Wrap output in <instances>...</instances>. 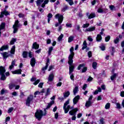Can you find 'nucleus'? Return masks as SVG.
Instances as JSON below:
<instances>
[{
  "mask_svg": "<svg viewBox=\"0 0 124 124\" xmlns=\"http://www.w3.org/2000/svg\"><path fill=\"white\" fill-rule=\"evenodd\" d=\"M47 112H44L43 113V111L42 110L37 109L36 112L35 113V117L37 119L38 121H40L42 119L43 116H46Z\"/></svg>",
  "mask_w": 124,
  "mask_h": 124,
  "instance_id": "nucleus-1",
  "label": "nucleus"
},
{
  "mask_svg": "<svg viewBox=\"0 0 124 124\" xmlns=\"http://www.w3.org/2000/svg\"><path fill=\"white\" fill-rule=\"evenodd\" d=\"M68 63L69 64V73L70 74L74 72L75 65H73V59H68Z\"/></svg>",
  "mask_w": 124,
  "mask_h": 124,
  "instance_id": "nucleus-2",
  "label": "nucleus"
},
{
  "mask_svg": "<svg viewBox=\"0 0 124 124\" xmlns=\"http://www.w3.org/2000/svg\"><path fill=\"white\" fill-rule=\"evenodd\" d=\"M82 67H83V68L82 69L81 73H85V72H87V70H88V67H86V63H83L82 64H79L78 66L77 70H80L81 68H82Z\"/></svg>",
  "mask_w": 124,
  "mask_h": 124,
  "instance_id": "nucleus-3",
  "label": "nucleus"
},
{
  "mask_svg": "<svg viewBox=\"0 0 124 124\" xmlns=\"http://www.w3.org/2000/svg\"><path fill=\"white\" fill-rule=\"evenodd\" d=\"M55 19H58L60 25H61L63 21V16L61 15L60 14H57L55 16Z\"/></svg>",
  "mask_w": 124,
  "mask_h": 124,
  "instance_id": "nucleus-4",
  "label": "nucleus"
},
{
  "mask_svg": "<svg viewBox=\"0 0 124 124\" xmlns=\"http://www.w3.org/2000/svg\"><path fill=\"white\" fill-rule=\"evenodd\" d=\"M33 100V96L32 95H30L29 96L27 97L26 101V104L27 106L30 107L31 106V102Z\"/></svg>",
  "mask_w": 124,
  "mask_h": 124,
  "instance_id": "nucleus-5",
  "label": "nucleus"
},
{
  "mask_svg": "<svg viewBox=\"0 0 124 124\" xmlns=\"http://www.w3.org/2000/svg\"><path fill=\"white\" fill-rule=\"evenodd\" d=\"M73 51H74V47L72 46L70 49V54L69 55L68 60H73V58H74V55H75V53H74Z\"/></svg>",
  "mask_w": 124,
  "mask_h": 124,
  "instance_id": "nucleus-6",
  "label": "nucleus"
},
{
  "mask_svg": "<svg viewBox=\"0 0 124 124\" xmlns=\"http://www.w3.org/2000/svg\"><path fill=\"white\" fill-rule=\"evenodd\" d=\"M54 104H55V101H54V100L51 101L48 104L47 106H46V108H44V111L45 113H47L46 110L50 109V108H51V106H52V105H53Z\"/></svg>",
  "mask_w": 124,
  "mask_h": 124,
  "instance_id": "nucleus-7",
  "label": "nucleus"
},
{
  "mask_svg": "<svg viewBox=\"0 0 124 124\" xmlns=\"http://www.w3.org/2000/svg\"><path fill=\"white\" fill-rule=\"evenodd\" d=\"M69 104V99L67 100L64 104L63 106V109L64 110V113L65 114H67L68 113V111H69V109H68L66 108V106Z\"/></svg>",
  "mask_w": 124,
  "mask_h": 124,
  "instance_id": "nucleus-8",
  "label": "nucleus"
},
{
  "mask_svg": "<svg viewBox=\"0 0 124 124\" xmlns=\"http://www.w3.org/2000/svg\"><path fill=\"white\" fill-rule=\"evenodd\" d=\"M78 111V108H76L72 109L71 111H70L69 112V114L71 116H76V113H77Z\"/></svg>",
  "mask_w": 124,
  "mask_h": 124,
  "instance_id": "nucleus-9",
  "label": "nucleus"
},
{
  "mask_svg": "<svg viewBox=\"0 0 124 124\" xmlns=\"http://www.w3.org/2000/svg\"><path fill=\"white\" fill-rule=\"evenodd\" d=\"M79 99H80V96L78 95L76 96L73 99V102L74 105H76L78 102H79Z\"/></svg>",
  "mask_w": 124,
  "mask_h": 124,
  "instance_id": "nucleus-10",
  "label": "nucleus"
},
{
  "mask_svg": "<svg viewBox=\"0 0 124 124\" xmlns=\"http://www.w3.org/2000/svg\"><path fill=\"white\" fill-rule=\"evenodd\" d=\"M35 63H36V60H35V58L32 57L30 61V64L32 67H34Z\"/></svg>",
  "mask_w": 124,
  "mask_h": 124,
  "instance_id": "nucleus-11",
  "label": "nucleus"
},
{
  "mask_svg": "<svg viewBox=\"0 0 124 124\" xmlns=\"http://www.w3.org/2000/svg\"><path fill=\"white\" fill-rule=\"evenodd\" d=\"M86 16L88 17V19H93L95 17V14L94 13H92L90 14V13H87L86 14Z\"/></svg>",
  "mask_w": 124,
  "mask_h": 124,
  "instance_id": "nucleus-12",
  "label": "nucleus"
},
{
  "mask_svg": "<svg viewBox=\"0 0 124 124\" xmlns=\"http://www.w3.org/2000/svg\"><path fill=\"white\" fill-rule=\"evenodd\" d=\"M5 72H6L5 67L0 66V74H5Z\"/></svg>",
  "mask_w": 124,
  "mask_h": 124,
  "instance_id": "nucleus-13",
  "label": "nucleus"
},
{
  "mask_svg": "<svg viewBox=\"0 0 124 124\" xmlns=\"http://www.w3.org/2000/svg\"><path fill=\"white\" fill-rule=\"evenodd\" d=\"M39 48V45L37 44L36 42H34L32 44V49H35V50H38Z\"/></svg>",
  "mask_w": 124,
  "mask_h": 124,
  "instance_id": "nucleus-14",
  "label": "nucleus"
},
{
  "mask_svg": "<svg viewBox=\"0 0 124 124\" xmlns=\"http://www.w3.org/2000/svg\"><path fill=\"white\" fill-rule=\"evenodd\" d=\"M55 78V75H54V74L51 73L50 74L48 78V82H52L53 80H54V78Z\"/></svg>",
  "mask_w": 124,
  "mask_h": 124,
  "instance_id": "nucleus-15",
  "label": "nucleus"
},
{
  "mask_svg": "<svg viewBox=\"0 0 124 124\" xmlns=\"http://www.w3.org/2000/svg\"><path fill=\"white\" fill-rule=\"evenodd\" d=\"M13 74H22V69H19L18 70H16L15 71H12Z\"/></svg>",
  "mask_w": 124,
  "mask_h": 124,
  "instance_id": "nucleus-16",
  "label": "nucleus"
},
{
  "mask_svg": "<svg viewBox=\"0 0 124 124\" xmlns=\"http://www.w3.org/2000/svg\"><path fill=\"white\" fill-rule=\"evenodd\" d=\"M8 45H3L0 47V52H3L4 50H8Z\"/></svg>",
  "mask_w": 124,
  "mask_h": 124,
  "instance_id": "nucleus-17",
  "label": "nucleus"
},
{
  "mask_svg": "<svg viewBox=\"0 0 124 124\" xmlns=\"http://www.w3.org/2000/svg\"><path fill=\"white\" fill-rule=\"evenodd\" d=\"M1 54L2 55L3 58L5 60H6V59H7V58L9 57V56L8 55V53L7 52L1 53Z\"/></svg>",
  "mask_w": 124,
  "mask_h": 124,
  "instance_id": "nucleus-18",
  "label": "nucleus"
},
{
  "mask_svg": "<svg viewBox=\"0 0 124 124\" xmlns=\"http://www.w3.org/2000/svg\"><path fill=\"white\" fill-rule=\"evenodd\" d=\"M96 40L97 42H100V41L102 40V36H101V35H100V34H98L97 35Z\"/></svg>",
  "mask_w": 124,
  "mask_h": 124,
  "instance_id": "nucleus-19",
  "label": "nucleus"
},
{
  "mask_svg": "<svg viewBox=\"0 0 124 124\" xmlns=\"http://www.w3.org/2000/svg\"><path fill=\"white\" fill-rule=\"evenodd\" d=\"M1 77L0 78V80L1 81H5L6 80V76L5 74H0Z\"/></svg>",
  "mask_w": 124,
  "mask_h": 124,
  "instance_id": "nucleus-20",
  "label": "nucleus"
},
{
  "mask_svg": "<svg viewBox=\"0 0 124 124\" xmlns=\"http://www.w3.org/2000/svg\"><path fill=\"white\" fill-rule=\"evenodd\" d=\"M92 104H93V103L91 101H87L85 103V107H87V108L90 107V106H92Z\"/></svg>",
  "mask_w": 124,
  "mask_h": 124,
  "instance_id": "nucleus-21",
  "label": "nucleus"
},
{
  "mask_svg": "<svg viewBox=\"0 0 124 124\" xmlns=\"http://www.w3.org/2000/svg\"><path fill=\"white\" fill-rule=\"evenodd\" d=\"M95 31V27L94 26H93L86 29V31Z\"/></svg>",
  "mask_w": 124,
  "mask_h": 124,
  "instance_id": "nucleus-22",
  "label": "nucleus"
},
{
  "mask_svg": "<svg viewBox=\"0 0 124 124\" xmlns=\"http://www.w3.org/2000/svg\"><path fill=\"white\" fill-rule=\"evenodd\" d=\"M69 8L67 5H65L64 7L62 9L61 11L62 12H65L66 10H68Z\"/></svg>",
  "mask_w": 124,
  "mask_h": 124,
  "instance_id": "nucleus-23",
  "label": "nucleus"
},
{
  "mask_svg": "<svg viewBox=\"0 0 124 124\" xmlns=\"http://www.w3.org/2000/svg\"><path fill=\"white\" fill-rule=\"evenodd\" d=\"M83 46L82 47L81 50H85V49H86L87 48H88L87 41L86 40H85L83 42Z\"/></svg>",
  "mask_w": 124,
  "mask_h": 124,
  "instance_id": "nucleus-24",
  "label": "nucleus"
},
{
  "mask_svg": "<svg viewBox=\"0 0 124 124\" xmlns=\"http://www.w3.org/2000/svg\"><path fill=\"white\" fill-rule=\"evenodd\" d=\"M16 48V46L15 45L13 46L12 47L11 49L10 53L12 54V55H14L15 54V49Z\"/></svg>",
  "mask_w": 124,
  "mask_h": 124,
  "instance_id": "nucleus-25",
  "label": "nucleus"
},
{
  "mask_svg": "<svg viewBox=\"0 0 124 124\" xmlns=\"http://www.w3.org/2000/svg\"><path fill=\"white\" fill-rule=\"evenodd\" d=\"M78 91L79 88H78V86H76L73 90V93L74 95H76V94L78 93Z\"/></svg>",
  "mask_w": 124,
  "mask_h": 124,
  "instance_id": "nucleus-26",
  "label": "nucleus"
},
{
  "mask_svg": "<svg viewBox=\"0 0 124 124\" xmlns=\"http://www.w3.org/2000/svg\"><path fill=\"white\" fill-rule=\"evenodd\" d=\"M1 30H5V22H2L1 24L0 25V31H1Z\"/></svg>",
  "mask_w": 124,
  "mask_h": 124,
  "instance_id": "nucleus-27",
  "label": "nucleus"
},
{
  "mask_svg": "<svg viewBox=\"0 0 124 124\" xmlns=\"http://www.w3.org/2000/svg\"><path fill=\"white\" fill-rule=\"evenodd\" d=\"M115 79H117V74L116 73L113 74V75L110 77V80L111 81H114V80H115Z\"/></svg>",
  "mask_w": 124,
  "mask_h": 124,
  "instance_id": "nucleus-28",
  "label": "nucleus"
},
{
  "mask_svg": "<svg viewBox=\"0 0 124 124\" xmlns=\"http://www.w3.org/2000/svg\"><path fill=\"white\" fill-rule=\"evenodd\" d=\"M16 41H17V39L16 38H13L12 40L10 41V44L11 45H14Z\"/></svg>",
  "mask_w": 124,
  "mask_h": 124,
  "instance_id": "nucleus-29",
  "label": "nucleus"
},
{
  "mask_svg": "<svg viewBox=\"0 0 124 124\" xmlns=\"http://www.w3.org/2000/svg\"><path fill=\"white\" fill-rule=\"evenodd\" d=\"M92 67L93 69H96V67H97V62H94L92 63Z\"/></svg>",
  "mask_w": 124,
  "mask_h": 124,
  "instance_id": "nucleus-30",
  "label": "nucleus"
},
{
  "mask_svg": "<svg viewBox=\"0 0 124 124\" xmlns=\"http://www.w3.org/2000/svg\"><path fill=\"white\" fill-rule=\"evenodd\" d=\"M43 1H44V0H37L36 1L37 6H39Z\"/></svg>",
  "mask_w": 124,
  "mask_h": 124,
  "instance_id": "nucleus-31",
  "label": "nucleus"
},
{
  "mask_svg": "<svg viewBox=\"0 0 124 124\" xmlns=\"http://www.w3.org/2000/svg\"><path fill=\"white\" fill-rule=\"evenodd\" d=\"M73 40H74V36H70L69 37V38H68V42L69 43H70L72 42V41H73Z\"/></svg>",
  "mask_w": 124,
  "mask_h": 124,
  "instance_id": "nucleus-32",
  "label": "nucleus"
},
{
  "mask_svg": "<svg viewBox=\"0 0 124 124\" xmlns=\"http://www.w3.org/2000/svg\"><path fill=\"white\" fill-rule=\"evenodd\" d=\"M22 56L24 59L28 58V51H23L22 53Z\"/></svg>",
  "mask_w": 124,
  "mask_h": 124,
  "instance_id": "nucleus-33",
  "label": "nucleus"
},
{
  "mask_svg": "<svg viewBox=\"0 0 124 124\" xmlns=\"http://www.w3.org/2000/svg\"><path fill=\"white\" fill-rule=\"evenodd\" d=\"M64 97H68L70 94V92L67 91V92L64 93H63Z\"/></svg>",
  "mask_w": 124,
  "mask_h": 124,
  "instance_id": "nucleus-34",
  "label": "nucleus"
},
{
  "mask_svg": "<svg viewBox=\"0 0 124 124\" xmlns=\"http://www.w3.org/2000/svg\"><path fill=\"white\" fill-rule=\"evenodd\" d=\"M69 75H70V78L72 81H74V74L71 73H69Z\"/></svg>",
  "mask_w": 124,
  "mask_h": 124,
  "instance_id": "nucleus-35",
  "label": "nucleus"
},
{
  "mask_svg": "<svg viewBox=\"0 0 124 124\" xmlns=\"http://www.w3.org/2000/svg\"><path fill=\"white\" fill-rule=\"evenodd\" d=\"M18 27L13 26V29H14L13 33H16L18 32Z\"/></svg>",
  "mask_w": 124,
  "mask_h": 124,
  "instance_id": "nucleus-36",
  "label": "nucleus"
},
{
  "mask_svg": "<svg viewBox=\"0 0 124 124\" xmlns=\"http://www.w3.org/2000/svg\"><path fill=\"white\" fill-rule=\"evenodd\" d=\"M15 27H20V24H19V20H16L15 21V24L13 25Z\"/></svg>",
  "mask_w": 124,
  "mask_h": 124,
  "instance_id": "nucleus-37",
  "label": "nucleus"
},
{
  "mask_svg": "<svg viewBox=\"0 0 124 124\" xmlns=\"http://www.w3.org/2000/svg\"><path fill=\"white\" fill-rule=\"evenodd\" d=\"M65 1L68 2L69 5H73L74 4V2H73V0H65Z\"/></svg>",
  "mask_w": 124,
  "mask_h": 124,
  "instance_id": "nucleus-38",
  "label": "nucleus"
},
{
  "mask_svg": "<svg viewBox=\"0 0 124 124\" xmlns=\"http://www.w3.org/2000/svg\"><path fill=\"white\" fill-rule=\"evenodd\" d=\"M50 93H51V89H50V88H47L46 90V92L45 94V96H47L49 95V94H50Z\"/></svg>",
  "mask_w": 124,
  "mask_h": 124,
  "instance_id": "nucleus-39",
  "label": "nucleus"
},
{
  "mask_svg": "<svg viewBox=\"0 0 124 124\" xmlns=\"http://www.w3.org/2000/svg\"><path fill=\"white\" fill-rule=\"evenodd\" d=\"M53 46L49 47L48 51V55L50 56L52 54V51L54 50Z\"/></svg>",
  "mask_w": 124,
  "mask_h": 124,
  "instance_id": "nucleus-40",
  "label": "nucleus"
},
{
  "mask_svg": "<svg viewBox=\"0 0 124 124\" xmlns=\"http://www.w3.org/2000/svg\"><path fill=\"white\" fill-rule=\"evenodd\" d=\"M3 13H4V15L5 16H8V15H10L8 11H6V9H4L3 11H2Z\"/></svg>",
  "mask_w": 124,
  "mask_h": 124,
  "instance_id": "nucleus-41",
  "label": "nucleus"
},
{
  "mask_svg": "<svg viewBox=\"0 0 124 124\" xmlns=\"http://www.w3.org/2000/svg\"><path fill=\"white\" fill-rule=\"evenodd\" d=\"M110 39H111V36L110 35H108V36L105 38V40L106 42H108L109 41Z\"/></svg>",
  "mask_w": 124,
  "mask_h": 124,
  "instance_id": "nucleus-42",
  "label": "nucleus"
},
{
  "mask_svg": "<svg viewBox=\"0 0 124 124\" xmlns=\"http://www.w3.org/2000/svg\"><path fill=\"white\" fill-rule=\"evenodd\" d=\"M63 38V34H61L59 37L58 38V41H62V38Z\"/></svg>",
  "mask_w": 124,
  "mask_h": 124,
  "instance_id": "nucleus-43",
  "label": "nucleus"
},
{
  "mask_svg": "<svg viewBox=\"0 0 124 124\" xmlns=\"http://www.w3.org/2000/svg\"><path fill=\"white\" fill-rule=\"evenodd\" d=\"M119 41H120L119 37H116V39L114 40V43L115 44H118V43H119Z\"/></svg>",
  "mask_w": 124,
  "mask_h": 124,
  "instance_id": "nucleus-44",
  "label": "nucleus"
},
{
  "mask_svg": "<svg viewBox=\"0 0 124 124\" xmlns=\"http://www.w3.org/2000/svg\"><path fill=\"white\" fill-rule=\"evenodd\" d=\"M89 26H90V23L84 24L82 25V28L86 29V28H88Z\"/></svg>",
  "mask_w": 124,
  "mask_h": 124,
  "instance_id": "nucleus-45",
  "label": "nucleus"
},
{
  "mask_svg": "<svg viewBox=\"0 0 124 124\" xmlns=\"http://www.w3.org/2000/svg\"><path fill=\"white\" fill-rule=\"evenodd\" d=\"M105 109H110V103H108L106 104L105 107Z\"/></svg>",
  "mask_w": 124,
  "mask_h": 124,
  "instance_id": "nucleus-46",
  "label": "nucleus"
},
{
  "mask_svg": "<svg viewBox=\"0 0 124 124\" xmlns=\"http://www.w3.org/2000/svg\"><path fill=\"white\" fill-rule=\"evenodd\" d=\"M18 16L19 18H24V17H25V14H22V13H19L18 15Z\"/></svg>",
  "mask_w": 124,
  "mask_h": 124,
  "instance_id": "nucleus-47",
  "label": "nucleus"
},
{
  "mask_svg": "<svg viewBox=\"0 0 124 124\" xmlns=\"http://www.w3.org/2000/svg\"><path fill=\"white\" fill-rule=\"evenodd\" d=\"M13 110H14V108L13 107L9 108L8 110V113H12V112L13 111Z\"/></svg>",
  "mask_w": 124,
  "mask_h": 124,
  "instance_id": "nucleus-48",
  "label": "nucleus"
},
{
  "mask_svg": "<svg viewBox=\"0 0 124 124\" xmlns=\"http://www.w3.org/2000/svg\"><path fill=\"white\" fill-rule=\"evenodd\" d=\"M116 108L117 109H121V108H122L121 104H120V103H116Z\"/></svg>",
  "mask_w": 124,
  "mask_h": 124,
  "instance_id": "nucleus-49",
  "label": "nucleus"
},
{
  "mask_svg": "<svg viewBox=\"0 0 124 124\" xmlns=\"http://www.w3.org/2000/svg\"><path fill=\"white\" fill-rule=\"evenodd\" d=\"M54 67H55L54 65H51L49 67V68L48 69V71H51V70H52V69H54Z\"/></svg>",
  "mask_w": 124,
  "mask_h": 124,
  "instance_id": "nucleus-50",
  "label": "nucleus"
},
{
  "mask_svg": "<svg viewBox=\"0 0 124 124\" xmlns=\"http://www.w3.org/2000/svg\"><path fill=\"white\" fill-rule=\"evenodd\" d=\"M88 58H92L93 57V53L92 51H90L88 52Z\"/></svg>",
  "mask_w": 124,
  "mask_h": 124,
  "instance_id": "nucleus-51",
  "label": "nucleus"
},
{
  "mask_svg": "<svg viewBox=\"0 0 124 124\" xmlns=\"http://www.w3.org/2000/svg\"><path fill=\"white\" fill-rule=\"evenodd\" d=\"M39 82H40V79H37L34 81L33 84L34 85H35V86H36V85H37L39 83Z\"/></svg>",
  "mask_w": 124,
  "mask_h": 124,
  "instance_id": "nucleus-52",
  "label": "nucleus"
},
{
  "mask_svg": "<svg viewBox=\"0 0 124 124\" xmlns=\"http://www.w3.org/2000/svg\"><path fill=\"white\" fill-rule=\"evenodd\" d=\"M44 83L43 82H41L38 85V87L40 88L41 89H42L43 88V85Z\"/></svg>",
  "mask_w": 124,
  "mask_h": 124,
  "instance_id": "nucleus-53",
  "label": "nucleus"
},
{
  "mask_svg": "<svg viewBox=\"0 0 124 124\" xmlns=\"http://www.w3.org/2000/svg\"><path fill=\"white\" fill-rule=\"evenodd\" d=\"M16 86V85L14 84H11L10 85H9V89L12 90V89H13V88H14V87H15Z\"/></svg>",
  "mask_w": 124,
  "mask_h": 124,
  "instance_id": "nucleus-54",
  "label": "nucleus"
},
{
  "mask_svg": "<svg viewBox=\"0 0 124 124\" xmlns=\"http://www.w3.org/2000/svg\"><path fill=\"white\" fill-rule=\"evenodd\" d=\"M49 63H50V59L47 58L46 60V65L49 66Z\"/></svg>",
  "mask_w": 124,
  "mask_h": 124,
  "instance_id": "nucleus-55",
  "label": "nucleus"
},
{
  "mask_svg": "<svg viewBox=\"0 0 124 124\" xmlns=\"http://www.w3.org/2000/svg\"><path fill=\"white\" fill-rule=\"evenodd\" d=\"M53 17V15L51 13H48V14L47 15V18L48 19H51V18H52Z\"/></svg>",
  "mask_w": 124,
  "mask_h": 124,
  "instance_id": "nucleus-56",
  "label": "nucleus"
},
{
  "mask_svg": "<svg viewBox=\"0 0 124 124\" xmlns=\"http://www.w3.org/2000/svg\"><path fill=\"white\" fill-rule=\"evenodd\" d=\"M97 12H98V13H103V9H102V8H99L97 10Z\"/></svg>",
  "mask_w": 124,
  "mask_h": 124,
  "instance_id": "nucleus-57",
  "label": "nucleus"
},
{
  "mask_svg": "<svg viewBox=\"0 0 124 124\" xmlns=\"http://www.w3.org/2000/svg\"><path fill=\"white\" fill-rule=\"evenodd\" d=\"M4 93H5V90L4 89H2L0 91V95H3Z\"/></svg>",
  "mask_w": 124,
  "mask_h": 124,
  "instance_id": "nucleus-58",
  "label": "nucleus"
},
{
  "mask_svg": "<svg viewBox=\"0 0 124 124\" xmlns=\"http://www.w3.org/2000/svg\"><path fill=\"white\" fill-rule=\"evenodd\" d=\"M47 68H48V66H47V65H46L45 67H43L42 68V71H45V70H46V69H47Z\"/></svg>",
  "mask_w": 124,
  "mask_h": 124,
  "instance_id": "nucleus-59",
  "label": "nucleus"
},
{
  "mask_svg": "<svg viewBox=\"0 0 124 124\" xmlns=\"http://www.w3.org/2000/svg\"><path fill=\"white\" fill-rule=\"evenodd\" d=\"M100 48L102 51H105L106 47L105 46H100Z\"/></svg>",
  "mask_w": 124,
  "mask_h": 124,
  "instance_id": "nucleus-60",
  "label": "nucleus"
},
{
  "mask_svg": "<svg viewBox=\"0 0 124 124\" xmlns=\"http://www.w3.org/2000/svg\"><path fill=\"white\" fill-rule=\"evenodd\" d=\"M110 10H114L115 9V6L113 5H109Z\"/></svg>",
  "mask_w": 124,
  "mask_h": 124,
  "instance_id": "nucleus-61",
  "label": "nucleus"
},
{
  "mask_svg": "<svg viewBox=\"0 0 124 124\" xmlns=\"http://www.w3.org/2000/svg\"><path fill=\"white\" fill-rule=\"evenodd\" d=\"M100 122L101 124H104V118H102L100 119Z\"/></svg>",
  "mask_w": 124,
  "mask_h": 124,
  "instance_id": "nucleus-62",
  "label": "nucleus"
},
{
  "mask_svg": "<svg viewBox=\"0 0 124 124\" xmlns=\"http://www.w3.org/2000/svg\"><path fill=\"white\" fill-rule=\"evenodd\" d=\"M92 5H94L96 3V0H93L91 2Z\"/></svg>",
  "mask_w": 124,
  "mask_h": 124,
  "instance_id": "nucleus-63",
  "label": "nucleus"
},
{
  "mask_svg": "<svg viewBox=\"0 0 124 124\" xmlns=\"http://www.w3.org/2000/svg\"><path fill=\"white\" fill-rule=\"evenodd\" d=\"M120 95L121 97H124V91H122L120 93Z\"/></svg>",
  "mask_w": 124,
  "mask_h": 124,
  "instance_id": "nucleus-64",
  "label": "nucleus"
}]
</instances>
